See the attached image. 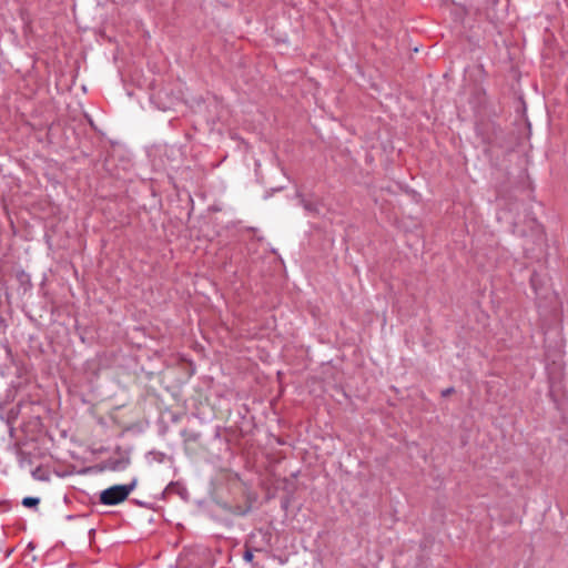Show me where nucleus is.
<instances>
[{"label": "nucleus", "mask_w": 568, "mask_h": 568, "mask_svg": "<svg viewBox=\"0 0 568 568\" xmlns=\"http://www.w3.org/2000/svg\"><path fill=\"white\" fill-rule=\"evenodd\" d=\"M136 479L129 484L114 485L100 493V503L106 506H115L124 501L129 495L135 489Z\"/></svg>", "instance_id": "nucleus-1"}, {"label": "nucleus", "mask_w": 568, "mask_h": 568, "mask_svg": "<svg viewBox=\"0 0 568 568\" xmlns=\"http://www.w3.org/2000/svg\"><path fill=\"white\" fill-rule=\"evenodd\" d=\"M40 503V498L38 497H24L22 499V505L26 507H36Z\"/></svg>", "instance_id": "nucleus-2"}, {"label": "nucleus", "mask_w": 568, "mask_h": 568, "mask_svg": "<svg viewBox=\"0 0 568 568\" xmlns=\"http://www.w3.org/2000/svg\"><path fill=\"white\" fill-rule=\"evenodd\" d=\"M253 558H254V554H253V550L246 546L245 548V551L243 554V559L246 561V562H252L253 561Z\"/></svg>", "instance_id": "nucleus-3"}, {"label": "nucleus", "mask_w": 568, "mask_h": 568, "mask_svg": "<svg viewBox=\"0 0 568 568\" xmlns=\"http://www.w3.org/2000/svg\"><path fill=\"white\" fill-rule=\"evenodd\" d=\"M455 392L454 387H448L442 390V396L447 397L452 395Z\"/></svg>", "instance_id": "nucleus-4"}, {"label": "nucleus", "mask_w": 568, "mask_h": 568, "mask_svg": "<svg viewBox=\"0 0 568 568\" xmlns=\"http://www.w3.org/2000/svg\"><path fill=\"white\" fill-rule=\"evenodd\" d=\"M13 551V548L6 549V555L9 556Z\"/></svg>", "instance_id": "nucleus-5"}]
</instances>
